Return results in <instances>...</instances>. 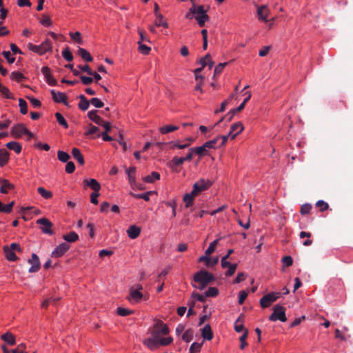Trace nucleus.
<instances>
[{"label": "nucleus", "instance_id": "23", "mask_svg": "<svg viewBox=\"0 0 353 353\" xmlns=\"http://www.w3.org/2000/svg\"><path fill=\"white\" fill-rule=\"evenodd\" d=\"M80 101L79 103V108L82 111H85L88 109L90 101H88L87 98L83 95L81 94L79 97Z\"/></svg>", "mask_w": 353, "mask_h": 353}, {"label": "nucleus", "instance_id": "51", "mask_svg": "<svg viewBox=\"0 0 353 353\" xmlns=\"http://www.w3.org/2000/svg\"><path fill=\"white\" fill-rule=\"evenodd\" d=\"M62 56L68 61H72L73 60V55H72V52H70V50L68 47H66L62 51Z\"/></svg>", "mask_w": 353, "mask_h": 353}, {"label": "nucleus", "instance_id": "26", "mask_svg": "<svg viewBox=\"0 0 353 353\" xmlns=\"http://www.w3.org/2000/svg\"><path fill=\"white\" fill-rule=\"evenodd\" d=\"M1 339L10 345H13L16 343L14 336L9 332L2 334Z\"/></svg>", "mask_w": 353, "mask_h": 353}, {"label": "nucleus", "instance_id": "58", "mask_svg": "<svg viewBox=\"0 0 353 353\" xmlns=\"http://www.w3.org/2000/svg\"><path fill=\"white\" fill-rule=\"evenodd\" d=\"M172 341H173V339L171 336L166 337V338H160L159 337L158 339L159 346V345H163V346L168 345L170 344L172 342Z\"/></svg>", "mask_w": 353, "mask_h": 353}, {"label": "nucleus", "instance_id": "24", "mask_svg": "<svg viewBox=\"0 0 353 353\" xmlns=\"http://www.w3.org/2000/svg\"><path fill=\"white\" fill-rule=\"evenodd\" d=\"M9 156V152L6 149H0V167H3L8 163Z\"/></svg>", "mask_w": 353, "mask_h": 353}, {"label": "nucleus", "instance_id": "33", "mask_svg": "<svg viewBox=\"0 0 353 353\" xmlns=\"http://www.w3.org/2000/svg\"><path fill=\"white\" fill-rule=\"evenodd\" d=\"M63 239L69 243H73L79 239V235L75 232H70L68 234H64Z\"/></svg>", "mask_w": 353, "mask_h": 353}, {"label": "nucleus", "instance_id": "50", "mask_svg": "<svg viewBox=\"0 0 353 353\" xmlns=\"http://www.w3.org/2000/svg\"><path fill=\"white\" fill-rule=\"evenodd\" d=\"M71 39L76 43H79V44H83V40L81 37V33L79 32H70L69 33Z\"/></svg>", "mask_w": 353, "mask_h": 353}, {"label": "nucleus", "instance_id": "44", "mask_svg": "<svg viewBox=\"0 0 353 353\" xmlns=\"http://www.w3.org/2000/svg\"><path fill=\"white\" fill-rule=\"evenodd\" d=\"M10 78L17 82H21L23 79H26L25 76L19 72H12L10 75Z\"/></svg>", "mask_w": 353, "mask_h": 353}, {"label": "nucleus", "instance_id": "56", "mask_svg": "<svg viewBox=\"0 0 353 353\" xmlns=\"http://www.w3.org/2000/svg\"><path fill=\"white\" fill-rule=\"evenodd\" d=\"M219 140V137H216L212 140H210V141H206L203 145H204V147H205V148L208 150V149H210V148H216V145L218 142V141Z\"/></svg>", "mask_w": 353, "mask_h": 353}, {"label": "nucleus", "instance_id": "36", "mask_svg": "<svg viewBox=\"0 0 353 353\" xmlns=\"http://www.w3.org/2000/svg\"><path fill=\"white\" fill-rule=\"evenodd\" d=\"M179 129V126L172 125H167L160 128L159 131L161 134H167L169 132H172Z\"/></svg>", "mask_w": 353, "mask_h": 353}, {"label": "nucleus", "instance_id": "59", "mask_svg": "<svg viewBox=\"0 0 353 353\" xmlns=\"http://www.w3.org/2000/svg\"><path fill=\"white\" fill-rule=\"evenodd\" d=\"M203 343H193L190 347V353H197L200 351Z\"/></svg>", "mask_w": 353, "mask_h": 353}, {"label": "nucleus", "instance_id": "25", "mask_svg": "<svg viewBox=\"0 0 353 353\" xmlns=\"http://www.w3.org/2000/svg\"><path fill=\"white\" fill-rule=\"evenodd\" d=\"M243 130V125L241 122H237L231 125V132H234L232 135V139H235L237 134L241 133Z\"/></svg>", "mask_w": 353, "mask_h": 353}, {"label": "nucleus", "instance_id": "46", "mask_svg": "<svg viewBox=\"0 0 353 353\" xmlns=\"http://www.w3.org/2000/svg\"><path fill=\"white\" fill-rule=\"evenodd\" d=\"M57 157L60 161L66 163L68 162L70 156L67 152L59 150L57 152Z\"/></svg>", "mask_w": 353, "mask_h": 353}, {"label": "nucleus", "instance_id": "12", "mask_svg": "<svg viewBox=\"0 0 353 353\" xmlns=\"http://www.w3.org/2000/svg\"><path fill=\"white\" fill-rule=\"evenodd\" d=\"M69 249L70 245L68 243H62L52 252V256L59 258L63 256Z\"/></svg>", "mask_w": 353, "mask_h": 353}, {"label": "nucleus", "instance_id": "52", "mask_svg": "<svg viewBox=\"0 0 353 353\" xmlns=\"http://www.w3.org/2000/svg\"><path fill=\"white\" fill-rule=\"evenodd\" d=\"M218 294L219 290L215 287L209 288L208 290L205 292L206 297H214L217 296Z\"/></svg>", "mask_w": 353, "mask_h": 353}, {"label": "nucleus", "instance_id": "7", "mask_svg": "<svg viewBox=\"0 0 353 353\" xmlns=\"http://www.w3.org/2000/svg\"><path fill=\"white\" fill-rule=\"evenodd\" d=\"M280 294L279 292H271L263 296L260 299V304L263 308L268 307L273 302L276 301Z\"/></svg>", "mask_w": 353, "mask_h": 353}, {"label": "nucleus", "instance_id": "47", "mask_svg": "<svg viewBox=\"0 0 353 353\" xmlns=\"http://www.w3.org/2000/svg\"><path fill=\"white\" fill-rule=\"evenodd\" d=\"M233 252H234V250L230 249L228 250L227 254L222 257L221 263V267L223 268H226V265H230V262L228 261V259L230 257V254H232Z\"/></svg>", "mask_w": 353, "mask_h": 353}, {"label": "nucleus", "instance_id": "35", "mask_svg": "<svg viewBox=\"0 0 353 353\" xmlns=\"http://www.w3.org/2000/svg\"><path fill=\"white\" fill-rule=\"evenodd\" d=\"M193 336H194V331H193V330L192 329H188L183 334V335L181 336V339H182L183 341H185L187 343H189L190 341H191L192 340Z\"/></svg>", "mask_w": 353, "mask_h": 353}, {"label": "nucleus", "instance_id": "27", "mask_svg": "<svg viewBox=\"0 0 353 353\" xmlns=\"http://www.w3.org/2000/svg\"><path fill=\"white\" fill-rule=\"evenodd\" d=\"M3 252L5 253L6 259L10 261H15L18 259L14 252H13L8 246L3 247Z\"/></svg>", "mask_w": 353, "mask_h": 353}, {"label": "nucleus", "instance_id": "37", "mask_svg": "<svg viewBox=\"0 0 353 353\" xmlns=\"http://www.w3.org/2000/svg\"><path fill=\"white\" fill-rule=\"evenodd\" d=\"M183 163L182 157H174L170 161V167L174 169L183 164Z\"/></svg>", "mask_w": 353, "mask_h": 353}, {"label": "nucleus", "instance_id": "55", "mask_svg": "<svg viewBox=\"0 0 353 353\" xmlns=\"http://www.w3.org/2000/svg\"><path fill=\"white\" fill-rule=\"evenodd\" d=\"M226 268H228V270L225 272L226 276H230L233 275L236 270L237 264L236 263H230V265H227Z\"/></svg>", "mask_w": 353, "mask_h": 353}, {"label": "nucleus", "instance_id": "38", "mask_svg": "<svg viewBox=\"0 0 353 353\" xmlns=\"http://www.w3.org/2000/svg\"><path fill=\"white\" fill-rule=\"evenodd\" d=\"M153 194L152 191H149L143 194H134L130 192V195L137 199H143L145 201H148L150 200V195Z\"/></svg>", "mask_w": 353, "mask_h": 353}, {"label": "nucleus", "instance_id": "60", "mask_svg": "<svg viewBox=\"0 0 353 353\" xmlns=\"http://www.w3.org/2000/svg\"><path fill=\"white\" fill-rule=\"evenodd\" d=\"M226 65L227 63H221L217 65L214 68L213 78H215L216 75L220 74Z\"/></svg>", "mask_w": 353, "mask_h": 353}, {"label": "nucleus", "instance_id": "14", "mask_svg": "<svg viewBox=\"0 0 353 353\" xmlns=\"http://www.w3.org/2000/svg\"><path fill=\"white\" fill-rule=\"evenodd\" d=\"M0 192L2 194L8 193L9 190L14 189V184L11 183L8 180L0 178Z\"/></svg>", "mask_w": 353, "mask_h": 353}, {"label": "nucleus", "instance_id": "15", "mask_svg": "<svg viewBox=\"0 0 353 353\" xmlns=\"http://www.w3.org/2000/svg\"><path fill=\"white\" fill-rule=\"evenodd\" d=\"M269 12V9L266 6H259L257 8L259 19L265 22L268 21Z\"/></svg>", "mask_w": 353, "mask_h": 353}, {"label": "nucleus", "instance_id": "9", "mask_svg": "<svg viewBox=\"0 0 353 353\" xmlns=\"http://www.w3.org/2000/svg\"><path fill=\"white\" fill-rule=\"evenodd\" d=\"M142 290V286L141 285H138V288L137 290L130 289V296L128 298V300L132 303H138L143 298V294L139 291Z\"/></svg>", "mask_w": 353, "mask_h": 353}, {"label": "nucleus", "instance_id": "63", "mask_svg": "<svg viewBox=\"0 0 353 353\" xmlns=\"http://www.w3.org/2000/svg\"><path fill=\"white\" fill-rule=\"evenodd\" d=\"M312 209V205L309 203H305L301 207L300 212L302 215L308 214Z\"/></svg>", "mask_w": 353, "mask_h": 353}, {"label": "nucleus", "instance_id": "11", "mask_svg": "<svg viewBox=\"0 0 353 353\" xmlns=\"http://www.w3.org/2000/svg\"><path fill=\"white\" fill-rule=\"evenodd\" d=\"M28 263L32 265L29 268V272L33 273L39 270L41 267L40 261L38 256L36 254H32L31 259H28Z\"/></svg>", "mask_w": 353, "mask_h": 353}, {"label": "nucleus", "instance_id": "62", "mask_svg": "<svg viewBox=\"0 0 353 353\" xmlns=\"http://www.w3.org/2000/svg\"><path fill=\"white\" fill-rule=\"evenodd\" d=\"M316 207L319 208L321 212H324L328 209V204L323 200H319L316 203Z\"/></svg>", "mask_w": 353, "mask_h": 353}, {"label": "nucleus", "instance_id": "20", "mask_svg": "<svg viewBox=\"0 0 353 353\" xmlns=\"http://www.w3.org/2000/svg\"><path fill=\"white\" fill-rule=\"evenodd\" d=\"M77 54L85 61L92 62L93 60L90 52L84 48L79 47Z\"/></svg>", "mask_w": 353, "mask_h": 353}, {"label": "nucleus", "instance_id": "54", "mask_svg": "<svg viewBox=\"0 0 353 353\" xmlns=\"http://www.w3.org/2000/svg\"><path fill=\"white\" fill-rule=\"evenodd\" d=\"M219 239H216V240H214V241H212V243H210L209 247L205 252V253L207 256L210 255L214 251L215 248L219 243Z\"/></svg>", "mask_w": 353, "mask_h": 353}, {"label": "nucleus", "instance_id": "10", "mask_svg": "<svg viewBox=\"0 0 353 353\" xmlns=\"http://www.w3.org/2000/svg\"><path fill=\"white\" fill-rule=\"evenodd\" d=\"M28 132L27 128L22 123H19L12 128L11 134L14 138H20Z\"/></svg>", "mask_w": 353, "mask_h": 353}, {"label": "nucleus", "instance_id": "49", "mask_svg": "<svg viewBox=\"0 0 353 353\" xmlns=\"http://www.w3.org/2000/svg\"><path fill=\"white\" fill-rule=\"evenodd\" d=\"M134 312L133 310L123 307H118L117 310V313L118 314V315L121 316H127L128 315L134 314Z\"/></svg>", "mask_w": 353, "mask_h": 353}, {"label": "nucleus", "instance_id": "21", "mask_svg": "<svg viewBox=\"0 0 353 353\" xmlns=\"http://www.w3.org/2000/svg\"><path fill=\"white\" fill-rule=\"evenodd\" d=\"M143 344L152 350L159 347L158 339L154 338L153 336L152 338L146 339L143 341Z\"/></svg>", "mask_w": 353, "mask_h": 353}, {"label": "nucleus", "instance_id": "4", "mask_svg": "<svg viewBox=\"0 0 353 353\" xmlns=\"http://www.w3.org/2000/svg\"><path fill=\"white\" fill-rule=\"evenodd\" d=\"M285 310L281 305H275L274 307L272 314L269 316V320L271 321H276V320H279L282 322H285L287 321V318L285 316Z\"/></svg>", "mask_w": 353, "mask_h": 353}, {"label": "nucleus", "instance_id": "29", "mask_svg": "<svg viewBox=\"0 0 353 353\" xmlns=\"http://www.w3.org/2000/svg\"><path fill=\"white\" fill-rule=\"evenodd\" d=\"M72 155L78 161L79 164H84V158L82 154L81 153L79 149L77 148H73L72 150Z\"/></svg>", "mask_w": 353, "mask_h": 353}, {"label": "nucleus", "instance_id": "57", "mask_svg": "<svg viewBox=\"0 0 353 353\" xmlns=\"http://www.w3.org/2000/svg\"><path fill=\"white\" fill-rule=\"evenodd\" d=\"M0 92L2 95H3L7 99H13V96L10 93L8 88L2 85L0 86Z\"/></svg>", "mask_w": 353, "mask_h": 353}, {"label": "nucleus", "instance_id": "17", "mask_svg": "<svg viewBox=\"0 0 353 353\" xmlns=\"http://www.w3.org/2000/svg\"><path fill=\"white\" fill-rule=\"evenodd\" d=\"M201 336L205 340L210 341L213 338V333L209 324L205 325L201 329Z\"/></svg>", "mask_w": 353, "mask_h": 353}, {"label": "nucleus", "instance_id": "30", "mask_svg": "<svg viewBox=\"0 0 353 353\" xmlns=\"http://www.w3.org/2000/svg\"><path fill=\"white\" fill-rule=\"evenodd\" d=\"M6 147L12 150H14L17 154L21 152V145L19 143L16 141H10L6 143Z\"/></svg>", "mask_w": 353, "mask_h": 353}, {"label": "nucleus", "instance_id": "34", "mask_svg": "<svg viewBox=\"0 0 353 353\" xmlns=\"http://www.w3.org/2000/svg\"><path fill=\"white\" fill-rule=\"evenodd\" d=\"M14 205V201H13L7 205H3L0 201V212L10 213L12 212V208Z\"/></svg>", "mask_w": 353, "mask_h": 353}, {"label": "nucleus", "instance_id": "8", "mask_svg": "<svg viewBox=\"0 0 353 353\" xmlns=\"http://www.w3.org/2000/svg\"><path fill=\"white\" fill-rule=\"evenodd\" d=\"M37 223L41 225V230L43 233L52 235L53 231L51 230L52 223L46 218H41L37 220Z\"/></svg>", "mask_w": 353, "mask_h": 353}, {"label": "nucleus", "instance_id": "22", "mask_svg": "<svg viewBox=\"0 0 353 353\" xmlns=\"http://www.w3.org/2000/svg\"><path fill=\"white\" fill-rule=\"evenodd\" d=\"M97 113V110H91L88 112V117L97 125L103 124V120Z\"/></svg>", "mask_w": 353, "mask_h": 353}, {"label": "nucleus", "instance_id": "2", "mask_svg": "<svg viewBox=\"0 0 353 353\" xmlns=\"http://www.w3.org/2000/svg\"><path fill=\"white\" fill-rule=\"evenodd\" d=\"M190 12L195 16L196 20L198 21V24L200 27H203L205 25V21H209L210 17L206 14V11L204 10L203 6H199L197 7L193 6L190 9Z\"/></svg>", "mask_w": 353, "mask_h": 353}, {"label": "nucleus", "instance_id": "45", "mask_svg": "<svg viewBox=\"0 0 353 353\" xmlns=\"http://www.w3.org/2000/svg\"><path fill=\"white\" fill-rule=\"evenodd\" d=\"M190 150L194 151V153H196V154H198L199 156H203V155L207 154V149L205 148V147H204V145H203L200 147L191 148H190Z\"/></svg>", "mask_w": 353, "mask_h": 353}, {"label": "nucleus", "instance_id": "13", "mask_svg": "<svg viewBox=\"0 0 353 353\" xmlns=\"http://www.w3.org/2000/svg\"><path fill=\"white\" fill-rule=\"evenodd\" d=\"M50 93L52 94L53 100L56 103H63L64 105H68V97L64 93L57 92L54 90H52L50 91Z\"/></svg>", "mask_w": 353, "mask_h": 353}, {"label": "nucleus", "instance_id": "32", "mask_svg": "<svg viewBox=\"0 0 353 353\" xmlns=\"http://www.w3.org/2000/svg\"><path fill=\"white\" fill-rule=\"evenodd\" d=\"M196 196V195H195L192 191L190 193H187L184 195L183 201L185 203L186 208H190L192 205L193 200Z\"/></svg>", "mask_w": 353, "mask_h": 353}, {"label": "nucleus", "instance_id": "5", "mask_svg": "<svg viewBox=\"0 0 353 353\" xmlns=\"http://www.w3.org/2000/svg\"><path fill=\"white\" fill-rule=\"evenodd\" d=\"M169 332L170 330L167 325L160 321L154 325L152 332V336L154 338L159 339L161 334L166 335Z\"/></svg>", "mask_w": 353, "mask_h": 353}, {"label": "nucleus", "instance_id": "19", "mask_svg": "<svg viewBox=\"0 0 353 353\" xmlns=\"http://www.w3.org/2000/svg\"><path fill=\"white\" fill-rule=\"evenodd\" d=\"M83 183L85 185L90 187L94 192H99L101 189V185L94 179H85L83 181Z\"/></svg>", "mask_w": 353, "mask_h": 353}, {"label": "nucleus", "instance_id": "42", "mask_svg": "<svg viewBox=\"0 0 353 353\" xmlns=\"http://www.w3.org/2000/svg\"><path fill=\"white\" fill-rule=\"evenodd\" d=\"M37 191L38 193L44 199H50L52 196V192L46 190L43 187H39Z\"/></svg>", "mask_w": 353, "mask_h": 353}, {"label": "nucleus", "instance_id": "1", "mask_svg": "<svg viewBox=\"0 0 353 353\" xmlns=\"http://www.w3.org/2000/svg\"><path fill=\"white\" fill-rule=\"evenodd\" d=\"M215 281L214 276L206 270H201L196 272L193 277L192 286L200 290H204L209 284Z\"/></svg>", "mask_w": 353, "mask_h": 353}, {"label": "nucleus", "instance_id": "41", "mask_svg": "<svg viewBox=\"0 0 353 353\" xmlns=\"http://www.w3.org/2000/svg\"><path fill=\"white\" fill-rule=\"evenodd\" d=\"M55 117L57 119V122L61 125H62L65 129L68 128V122L66 121V120L65 119V118L63 117V116L61 113L57 112L55 114Z\"/></svg>", "mask_w": 353, "mask_h": 353}, {"label": "nucleus", "instance_id": "28", "mask_svg": "<svg viewBox=\"0 0 353 353\" xmlns=\"http://www.w3.org/2000/svg\"><path fill=\"white\" fill-rule=\"evenodd\" d=\"M199 262L204 261L207 266H213L216 265L219 262V258L216 257L213 259H211L208 256L205 254V256H202L199 259Z\"/></svg>", "mask_w": 353, "mask_h": 353}, {"label": "nucleus", "instance_id": "6", "mask_svg": "<svg viewBox=\"0 0 353 353\" xmlns=\"http://www.w3.org/2000/svg\"><path fill=\"white\" fill-rule=\"evenodd\" d=\"M211 185L212 183L209 180L201 179L193 185V190L192 191L197 196L202 191L208 190Z\"/></svg>", "mask_w": 353, "mask_h": 353}, {"label": "nucleus", "instance_id": "3", "mask_svg": "<svg viewBox=\"0 0 353 353\" xmlns=\"http://www.w3.org/2000/svg\"><path fill=\"white\" fill-rule=\"evenodd\" d=\"M28 48L30 50L42 55L52 50V42L50 39H46L45 41L39 46L29 43Z\"/></svg>", "mask_w": 353, "mask_h": 353}, {"label": "nucleus", "instance_id": "16", "mask_svg": "<svg viewBox=\"0 0 353 353\" xmlns=\"http://www.w3.org/2000/svg\"><path fill=\"white\" fill-rule=\"evenodd\" d=\"M140 233L141 228L135 225H130L127 230V234L128 236L132 239L137 238L139 236Z\"/></svg>", "mask_w": 353, "mask_h": 353}, {"label": "nucleus", "instance_id": "18", "mask_svg": "<svg viewBox=\"0 0 353 353\" xmlns=\"http://www.w3.org/2000/svg\"><path fill=\"white\" fill-rule=\"evenodd\" d=\"M125 172L128 174V178L130 185L132 187L136 185L135 172L136 168L132 166L129 169L125 168Z\"/></svg>", "mask_w": 353, "mask_h": 353}, {"label": "nucleus", "instance_id": "53", "mask_svg": "<svg viewBox=\"0 0 353 353\" xmlns=\"http://www.w3.org/2000/svg\"><path fill=\"white\" fill-rule=\"evenodd\" d=\"M139 45V50L143 54H148L151 50V48L145 44L141 43V41L137 42Z\"/></svg>", "mask_w": 353, "mask_h": 353}, {"label": "nucleus", "instance_id": "31", "mask_svg": "<svg viewBox=\"0 0 353 353\" xmlns=\"http://www.w3.org/2000/svg\"><path fill=\"white\" fill-rule=\"evenodd\" d=\"M94 138L101 137V134L99 133V128L97 126H94L92 124L90 125L89 129L87 132H85V136L94 135Z\"/></svg>", "mask_w": 353, "mask_h": 353}, {"label": "nucleus", "instance_id": "40", "mask_svg": "<svg viewBox=\"0 0 353 353\" xmlns=\"http://www.w3.org/2000/svg\"><path fill=\"white\" fill-rule=\"evenodd\" d=\"M157 19L154 21V24L156 26H163L165 28L168 27V24L166 21H163V17L161 14H157L156 15Z\"/></svg>", "mask_w": 353, "mask_h": 353}, {"label": "nucleus", "instance_id": "64", "mask_svg": "<svg viewBox=\"0 0 353 353\" xmlns=\"http://www.w3.org/2000/svg\"><path fill=\"white\" fill-rule=\"evenodd\" d=\"M90 103L92 105H94L95 108H102L104 105V104L101 101V100L98 99V98H92V99H90Z\"/></svg>", "mask_w": 353, "mask_h": 353}, {"label": "nucleus", "instance_id": "61", "mask_svg": "<svg viewBox=\"0 0 353 353\" xmlns=\"http://www.w3.org/2000/svg\"><path fill=\"white\" fill-rule=\"evenodd\" d=\"M59 300V298H58V299H53V298L47 299L42 303L41 307L43 308H46L49 304L55 305Z\"/></svg>", "mask_w": 353, "mask_h": 353}, {"label": "nucleus", "instance_id": "39", "mask_svg": "<svg viewBox=\"0 0 353 353\" xmlns=\"http://www.w3.org/2000/svg\"><path fill=\"white\" fill-rule=\"evenodd\" d=\"M160 179V174L157 172H152L151 175L146 176L143 178V180L146 183H153L154 180H159Z\"/></svg>", "mask_w": 353, "mask_h": 353}, {"label": "nucleus", "instance_id": "43", "mask_svg": "<svg viewBox=\"0 0 353 353\" xmlns=\"http://www.w3.org/2000/svg\"><path fill=\"white\" fill-rule=\"evenodd\" d=\"M248 336V330L247 329H245L243 334L239 338V341L241 342L240 348L241 350L244 349L248 345V343L246 342V339H247Z\"/></svg>", "mask_w": 353, "mask_h": 353}, {"label": "nucleus", "instance_id": "48", "mask_svg": "<svg viewBox=\"0 0 353 353\" xmlns=\"http://www.w3.org/2000/svg\"><path fill=\"white\" fill-rule=\"evenodd\" d=\"M19 105L20 108V112L22 114H26L28 112V104L26 101L24 99L20 98L19 99Z\"/></svg>", "mask_w": 353, "mask_h": 353}]
</instances>
